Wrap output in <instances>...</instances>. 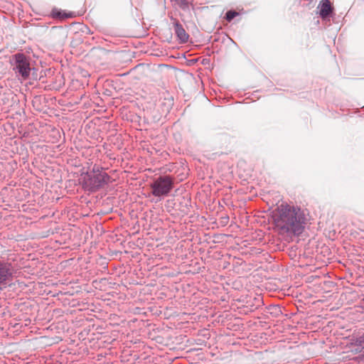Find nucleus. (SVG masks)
Listing matches in <instances>:
<instances>
[{"label":"nucleus","mask_w":364,"mask_h":364,"mask_svg":"<svg viewBox=\"0 0 364 364\" xmlns=\"http://www.w3.org/2000/svg\"><path fill=\"white\" fill-rule=\"evenodd\" d=\"M151 188L155 196L166 195L172 188V181L169 177H161L151 184Z\"/></svg>","instance_id":"obj_2"},{"label":"nucleus","mask_w":364,"mask_h":364,"mask_svg":"<svg viewBox=\"0 0 364 364\" xmlns=\"http://www.w3.org/2000/svg\"><path fill=\"white\" fill-rule=\"evenodd\" d=\"M16 65L14 70L16 73L21 75L23 79L28 77L31 71L30 63L27 58L21 53L15 55Z\"/></svg>","instance_id":"obj_3"},{"label":"nucleus","mask_w":364,"mask_h":364,"mask_svg":"<svg viewBox=\"0 0 364 364\" xmlns=\"http://www.w3.org/2000/svg\"><path fill=\"white\" fill-rule=\"evenodd\" d=\"M174 29L177 37L181 43L188 41L189 36L178 21L174 23Z\"/></svg>","instance_id":"obj_4"},{"label":"nucleus","mask_w":364,"mask_h":364,"mask_svg":"<svg viewBox=\"0 0 364 364\" xmlns=\"http://www.w3.org/2000/svg\"><path fill=\"white\" fill-rule=\"evenodd\" d=\"M178 4L183 9L188 7V2L186 0H176Z\"/></svg>","instance_id":"obj_8"},{"label":"nucleus","mask_w":364,"mask_h":364,"mask_svg":"<svg viewBox=\"0 0 364 364\" xmlns=\"http://www.w3.org/2000/svg\"><path fill=\"white\" fill-rule=\"evenodd\" d=\"M332 11L331 4L329 0H323L320 6V15L322 18H326Z\"/></svg>","instance_id":"obj_5"},{"label":"nucleus","mask_w":364,"mask_h":364,"mask_svg":"<svg viewBox=\"0 0 364 364\" xmlns=\"http://www.w3.org/2000/svg\"><path fill=\"white\" fill-rule=\"evenodd\" d=\"M274 221L280 233L300 232L301 225L294 208L282 204L274 213Z\"/></svg>","instance_id":"obj_1"},{"label":"nucleus","mask_w":364,"mask_h":364,"mask_svg":"<svg viewBox=\"0 0 364 364\" xmlns=\"http://www.w3.org/2000/svg\"><path fill=\"white\" fill-rule=\"evenodd\" d=\"M239 13L235 11H228L225 14V18L228 21H231L235 17L237 16Z\"/></svg>","instance_id":"obj_7"},{"label":"nucleus","mask_w":364,"mask_h":364,"mask_svg":"<svg viewBox=\"0 0 364 364\" xmlns=\"http://www.w3.org/2000/svg\"><path fill=\"white\" fill-rule=\"evenodd\" d=\"M9 275L7 268L0 264V284L5 282Z\"/></svg>","instance_id":"obj_6"}]
</instances>
